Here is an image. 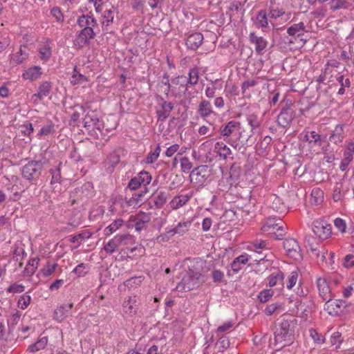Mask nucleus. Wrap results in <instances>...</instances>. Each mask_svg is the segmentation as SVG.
<instances>
[{"label":"nucleus","mask_w":354,"mask_h":354,"mask_svg":"<svg viewBox=\"0 0 354 354\" xmlns=\"http://www.w3.org/2000/svg\"><path fill=\"white\" fill-rule=\"evenodd\" d=\"M354 154V142H350L346 149V151H344V159H346V160H353V156Z\"/></svg>","instance_id":"nucleus-53"},{"label":"nucleus","mask_w":354,"mask_h":354,"mask_svg":"<svg viewBox=\"0 0 354 354\" xmlns=\"http://www.w3.org/2000/svg\"><path fill=\"white\" fill-rule=\"evenodd\" d=\"M124 221L121 218L115 220L112 223H111L108 227L105 228L104 234L106 236L112 234L122 225Z\"/></svg>","instance_id":"nucleus-40"},{"label":"nucleus","mask_w":354,"mask_h":354,"mask_svg":"<svg viewBox=\"0 0 354 354\" xmlns=\"http://www.w3.org/2000/svg\"><path fill=\"white\" fill-rule=\"evenodd\" d=\"M40 58L43 60H47L51 55L50 48L48 46H44L39 49Z\"/></svg>","instance_id":"nucleus-60"},{"label":"nucleus","mask_w":354,"mask_h":354,"mask_svg":"<svg viewBox=\"0 0 354 354\" xmlns=\"http://www.w3.org/2000/svg\"><path fill=\"white\" fill-rule=\"evenodd\" d=\"M73 306V304L71 303L57 308L54 312V319L59 322H62L68 316Z\"/></svg>","instance_id":"nucleus-18"},{"label":"nucleus","mask_w":354,"mask_h":354,"mask_svg":"<svg viewBox=\"0 0 354 354\" xmlns=\"http://www.w3.org/2000/svg\"><path fill=\"white\" fill-rule=\"evenodd\" d=\"M283 248L286 251L287 255L293 259L299 261L302 259L301 248L295 239H286L283 242Z\"/></svg>","instance_id":"nucleus-6"},{"label":"nucleus","mask_w":354,"mask_h":354,"mask_svg":"<svg viewBox=\"0 0 354 354\" xmlns=\"http://www.w3.org/2000/svg\"><path fill=\"white\" fill-rule=\"evenodd\" d=\"M294 118V111L290 106L286 105L283 107L278 115L277 123L280 127L285 128L292 121Z\"/></svg>","instance_id":"nucleus-10"},{"label":"nucleus","mask_w":354,"mask_h":354,"mask_svg":"<svg viewBox=\"0 0 354 354\" xmlns=\"http://www.w3.org/2000/svg\"><path fill=\"white\" fill-rule=\"evenodd\" d=\"M313 232L319 239L325 240L331 234V227L323 221H315L313 222Z\"/></svg>","instance_id":"nucleus-8"},{"label":"nucleus","mask_w":354,"mask_h":354,"mask_svg":"<svg viewBox=\"0 0 354 354\" xmlns=\"http://www.w3.org/2000/svg\"><path fill=\"white\" fill-rule=\"evenodd\" d=\"M310 142H313L315 145L322 146L324 142L323 139L321 138V136L317 133L315 131H313L310 132Z\"/></svg>","instance_id":"nucleus-54"},{"label":"nucleus","mask_w":354,"mask_h":354,"mask_svg":"<svg viewBox=\"0 0 354 354\" xmlns=\"http://www.w3.org/2000/svg\"><path fill=\"white\" fill-rule=\"evenodd\" d=\"M273 292L270 290H262L258 298L261 303H266L268 301L270 297L272 296Z\"/></svg>","instance_id":"nucleus-52"},{"label":"nucleus","mask_w":354,"mask_h":354,"mask_svg":"<svg viewBox=\"0 0 354 354\" xmlns=\"http://www.w3.org/2000/svg\"><path fill=\"white\" fill-rule=\"evenodd\" d=\"M173 109V103L165 101L162 104L160 109L157 111L158 120H165L169 117Z\"/></svg>","instance_id":"nucleus-20"},{"label":"nucleus","mask_w":354,"mask_h":354,"mask_svg":"<svg viewBox=\"0 0 354 354\" xmlns=\"http://www.w3.org/2000/svg\"><path fill=\"white\" fill-rule=\"evenodd\" d=\"M298 272L292 271L288 277V283L286 287L288 289H291L297 283L298 279Z\"/></svg>","instance_id":"nucleus-55"},{"label":"nucleus","mask_w":354,"mask_h":354,"mask_svg":"<svg viewBox=\"0 0 354 354\" xmlns=\"http://www.w3.org/2000/svg\"><path fill=\"white\" fill-rule=\"evenodd\" d=\"M306 26L304 22H299L297 24H294L290 26L287 32L290 36H296L299 37L302 36L304 33L306 32Z\"/></svg>","instance_id":"nucleus-23"},{"label":"nucleus","mask_w":354,"mask_h":354,"mask_svg":"<svg viewBox=\"0 0 354 354\" xmlns=\"http://www.w3.org/2000/svg\"><path fill=\"white\" fill-rule=\"evenodd\" d=\"M343 265L345 268H349L354 266V255L348 254L344 257Z\"/></svg>","instance_id":"nucleus-64"},{"label":"nucleus","mask_w":354,"mask_h":354,"mask_svg":"<svg viewBox=\"0 0 354 354\" xmlns=\"http://www.w3.org/2000/svg\"><path fill=\"white\" fill-rule=\"evenodd\" d=\"M148 189L144 187L140 191L134 193L128 200L127 203L129 206L140 207L143 201L147 199L146 196L148 194Z\"/></svg>","instance_id":"nucleus-12"},{"label":"nucleus","mask_w":354,"mask_h":354,"mask_svg":"<svg viewBox=\"0 0 354 354\" xmlns=\"http://www.w3.org/2000/svg\"><path fill=\"white\" fill-rule=\"evenodd\" d=\"M122 306L125 313L128 315L136 314L138 308L136 297H129L127 300L124 301Z\"/></svg>","instance_id":"nucleus-19"},{"label":"nucleus","mask_w":354,"mask_h":354,"mask_svg":"<svg viewBox=\"0 0 354 354\" xmlns=\"http://www.w3.org/2000/svg\"><path fill=\"white\" fill-rule=\"evenodd\" d=\"M55 131V124L49 121L47 122V124L44 126L40 131L38 133V136H47L49 135Z\"/></svg>","instance_id":"nucleus-47"},{"label":"nucleus","mask_w":354,"mask_h":354,"mask_svg":"<svg viewBox=\"0 0 354 354\" xmlns=\"http://www.w3.org/2000/svg\"><path fill=\"white\" fill-rule=\"evenodd\" d=\"M51 84L49 82H43L38 88V92L32 95L33 103L37 104L44 97H46L50 92Z\"/></svg>","instance_id":"nucleus-13"},{"label":"nucleus","mask_w":354,"mask_h":354,"mask_svg":"<svg viewBox=\"0 0 354 354\" xmlns=\"http://www.w3.org/2000/svg\"><path fill=\"white\" fill-rule=\"evenodd\" d=\"M283 279L284 275L281 271L278 270L275 273H272L269 278V286L270 287H274L276 286H279L280 288L283 287Z\"/></svg>","instance_id":"nucleus-26"},{"label":"nucleus","mask_w":354,"mask_h":354,"mask_svg":"<svg viewBox=\"0 0 354 354\" xmlns=\"http://www.w3.org/2000/svg\"><path fill=\"white\" fill-rule=\"evenodd\" d=\"M317 286L319 292V295L324 301L330 300V290L328 284L325 278L319 277L317 279Z\"/></svg>","instance_id":"nucleus-14"},{"label":"nucleus","mask_w":354,"mask_h":354,"mask_svg":"<svg viewBox=\"0 0 354 354\" xmlns=\"http://www.w3.org/2000/svg\"><path fill=\"white\" fill-rule=\"evenodd\" d=\"M47 342H48L47 337H43L39 339L38 341L37 342H35V344L30 345L28 348V351L31 353H35V352L39 351L40 350H42L46 347Z\"/></svg>","instance_id":"nucleus-36"},{"label":"nucleus","mask_w":354,"mask_h":354,"mask_svg":"<svg viewBox=\"0 0 354 354\" xmlns=\"http://www.w3.org/2000/svg\"><path fill=\"white\" fill-rule=\"evenodd\" d=\"M120 162V156L115 153H111L105 161L106 165L109 167H115Z\"/></svg>","instance_id":"nucleus-45"},{"label":"nucleus","mask_w":354,"mask_h":354,"mask_svg":"<svg viewBox=\"0 0 354 354\" xmlns=\"http://www.w3.org/2000/svg\"><path fill=\"white\" fill-rule=\"evenodd\" d=\"M21 133L24 136H30L34 129L31 123H28L20 127Z\"/></svg>","instance_id":"nucleus-63"},{"label":"nucleus","mask_w":354,"mask_h":354,"mask_svg":"<svg viewBox=\"0 0 354 354\" xmlns=\"http://www.w3.org/2000/svg\"><path fill=\"white\" fill-rule=\"evenodd\" d=\"M328 4L333 11L347 9L350 6L347 0H330Z\"/></svg>","instance_id":"nucleus-32"},{"label":"nucleus","mask_w":354,"mask_h":354,"mask_svg":"<svg viewBox=\"0 0 354 354\" xmlns=\"http://www.w3.org/2000/svg\"><path fill=\"white\" fill-rule=\"evenodd\" d=\"M26 46H21L19 52L13 55V56L12 57V59L17 64L21 63L28 57L27 53L26 52Z\"/></svg>","instance_id":"nucleus-41"},{"label":"nucleus","mask_w":354,"mask_h":354,"mask_svg":"<svg viewBox=\"0 0 354 354\" xmlns=\"http://www.w3.org/2000/svg\"><path fill=\"white\" fill-rule=\"evenodd\" d=\"M344 304V301L342 300L332 301L330 298V300L326 301L325 309L328 311L330 315L337 314Z\"/></svg>","instance_id":"nucleus-25"},{"label":"nucleus","mask_w":354,"mask_h":354,"mask_svg":"<svg viewBox=\"0 0 354 354\" xmlns=\"http://www.w3.org/2000/svg\"><path fill=\"white\" fill-rule=\"evenodd\" d=\"M190 225L191 221L179 223L175 228L169 230L168 233L171 234V235H173L174 234H179L180 235H183L189 230Z\"/></svg>","instance_id":"nucleus-34"},{"label":"nucleus","mask_w":354,"mask_h":354,"mask_svg":"<svg viewBox=\"0 0 354 354\" xmlns=\"http://www.w3.org/2000/svg\"><path fill=\"white\" fill-rule=\"evenodd\" d=\"M199 80V72L197 68H191L187 77V86H195L198 84Z\"/></svg>","instance_id":"nucleus-35"},{"label":"nucleus","mask_w":354,"mask_h":354,"mask_svg":"<svg viewBox=\"0 0 354 354\" xmlns=\"http://www.w3.org/2000/svg\"><path fill=\"white\" fill-rule=\"evenodd\" d=\"M343 341L342 334L339 332H335L330 337V343L332 345L335 346L336 348H339Z\"/></svg>","instance_id":"nucleus-49"},{"label":"nucleus","mask_w":354,"mask_h":354,"mask_svg":"<svg viewBox=\"0 0 354 354\" xmlns=\"http://www.w3.org/2000/svg\"><path fill=\"white\" fill-rule=\"evenodd\" d=\"M327 9L325 7L321 6L317 8L311 12L315 18L325 17L326 15Z\"/></svg>","instance_id":"nucleus-61"},{"label":"nucleus","mask_w":354,"mask_h":354,"mask_svg":"<svg viewBox=\"0 0 354 354\" xmlns=\"http://www.w3.org/2000/svg\"><path fill=\"white\" fill-rule=\"evenodd\" d=\"M209 176L207 165H201L194 169L189 175L190 181L196 184H203Z\"/></svg>","instance_id":"nucleus-7"},{"label":"nucleus","mask_w":354,"mask_h":354,"mask_svg":"<svg viewBox=\"0 0 354 354\" xmlns=\"http://www.w3.org/2000/svg\"><path fill=\"white\" fill-rule=\"evenodd\" d=\"M257 24L262 28L266 27L268 25V19L266 14L264 11L261 10L259 12L257 17Z\"/></svg>","instance_id":"nucleus-56"},{"label":"nucleus","mask_w":354,"mask_h":354,"mask_svg":"<svg viewBox=\"0 0 354 354\" xmlns=\"http://www.w3.org/2000/svg\"><path fill=\"white\" fill-rule=\"evenodd\" d=\"M198 113L201 118H205L214 113L209 101L202 100L198 108Z\"/></svg>","instance_id":"nucleus-21"},{"label":"nucleus","mask_w":354,"mask_h":354,"mask_svg":"<svg viewBox=\"0 0 354 354\" xmlns=\"http://www.w3.org/2000/svg\"><path fill=\"white\" fill-rule=\"evenodd\" d=\"M114 19V11L111 10H106L103 15V20L102 24L103 26H109Z\"/></svg>","instance_id":"nucleus-44"},{"label":"nucleus","mask_w":354,"mask_h":354,"mask_svg":"<svg viewBox=\"0 0 354 354\" xmlns=\"http://www.w3.org/2000/svg\"><path fill=\"white\" fill-rule=\"evenodd\" d=\"M249 39L250 43L255 45L256 53L259 55L262 54L267 46V41L263 37H258L254 32L250 34Z\"/></svg>","instance_id":"nucleus-15"},{"label":"nucleus","mask_w":354,"mask_h":354,"mask_svg":"<svg viewBox=\"0 0 354 354\" xmlns=\"http://www.w3.org/2000/svg\"><path fill=\"white\" fill-rule=\"evenodd\" d=\"M112 240L115 243L117 248H118L121 245H127L131 243L133 237L130 234H121L115 236Z\"/></svg>","instance_id":"nucleus-30"},{"label":"nucleus","mask_w":354,"mask_h":354,"mask_svg":"<svg viewBox=\"0 0 354 354\" xmlns=\"http://www.w3.org/2000/svg\"><path fill=\"white\" fill-rule=\"evenodd\" d=\"M95 35V34L93 29L82 28L75 39L74 44L77 48H81L88 45L90 40L93 39Z\"/></svg>","instance_id":"nucleus-9"},{"label":"nucleus","mask_w":354,"mask_h":354,"mask_svg":"<svg viewBox=\"0 0 354 354\" xmlns=\"http://www.w3.org/2000/svg\"><path fill=\"white\" fill-rule=\"evenodd\" d=\"M50 173L52 175V178L50 183L51 184H55V183H61V172L60 169L59 167L51 169L50 170Z\"/></svg>","instance_id":"nucleus-48"},{"label":"nucleus","mask_w":354,"mask_h":354,"mask_svg":"<svg viewBox=\"0 0 354 354\" xmlns=\"http://www.w3.org/2000/svg\"><path fill=\"white\" fill-rule=\"evenodd\" d=\"M343 126L342 125H337L335 127V129L333 131V133L331 134V136L329 138V140L334 143V144H339L341 143L343 140L344 136H343Z\"/></svg>","instance_id":"nucleus-31"},{"label":"nucleus","mask_w":354,"mask_h":354,"mask_svg":"<svg viewBox=\"0 0 354 354\" xmlns=\"http://www.w3.org/2000/svg\"><path fill=\"white\" fill-rule=\"evenodd\" d=\"M86 81H87L86 77L84 75L77 73L76 71V69L75 68L74 73L71 77V82L72 84H82Z\"/></svg>","instance_id":"nucleus-50"},{"label":"nucleus","mask_w":354,"mask_h":354,"mask_svg":"<svg viewBox=\"0 0 354 354\" xmlns=\"http://www.w3.org/2000/svg\"><path fill=\"white\" fill-rule=\"evenodd\" d=\"M240 125L239 122L235 121H230L225 127L220 129L221 135L223 137H229L231 136L236 128Z\"/></svg>","instance_id":"nucleus-29"},{"label":"nucleus","mask_w":354,"mask_h":354,"mask_svg":"<svg viewBox=\"0 0 354 354\" xmlns=\"http://www.w3.org/2000/svg\"><path fill=\"white\" fill-rule=\"evenodd\" d=\"M44 167V162L41 160H31L26 164L22 168L23 176L29 180H32L37 178L41 174V171Z\"/></svg>","instance_id":"nucleus-4"},{"label":"nucleus","mask_w":354,"mask_h":354,"mask_svg":"<svg viewBox=\"0 0 354 354\" xmlns=\"http://www.w3.org/2000/svg\"><path fill=\"white\" fill-rule=\"evenodd\" d=\"M214 152L223 159H226L231 154V149L223 142H217L214 146Z\"/></svg>","instance_id":"nucleus-28"},{"label":"nucleus","mask_w":354,"mask_h":354,"mask_svg":"<svg viewBox=\"0 0 354 354\" xmlns=\"http://www.w3.org/2000/svg\"><path fill=\"white\" fill-rule=\"evenodd\" d=\"M248 261V254H242L233 261L231 268L234 272H238L241 269L242 265H245Z\"/></svg>","instance_id":"nucleus-33"},{"label":"nucleus","mask_w":354,"mask_h":354,"mask_svg":"<svg viewBox=\"0 0 354 354\" xmlns=\"http://www.w3.org/2000/svg\"><path fill=\"white\" fill-rule=\"evenodd\" d=\"M190 194H182L174 197L171 202V207L174 209H178L179 207L185 205L192 197Z\"/></svg>","instance_id":"nucleus-27"},{"label":"nucleus","mask_w":354,"mask_h":354,"mask_svg":"<svg viewBox=\"0 0 354 354\" xmlns=\"http://www.w3.org/2000/svg\"><path fill=\"white\" fill-rule=\"evenodd\" d=\"M168 198V193L165 192H159L153 198V203L156 207L161 208L166 203Z\"/></svg>","instance_id":"nucleus-39"},{"label":"nucleus","mask_w":354,"mask_h":354,"mask_svg":"<svg viewBox=\"0 0 354 354\" xmlns=\"http://www.w3.org/2000/svg\"><path fill=\"white\" fill-rule=\"evenodd\" d=\"M309 333L310 336L315 341V342L320 344L324 342V338L321 335H319L315 329H310Z\"/></svg>","instance_id":"nucleus-59"},{"label":"nucleus","mask_w":354,"mask_h":354,"mask_svg":"<svg viewBox=\"0 0 354 354\" xmlns=\"http://www.w3.org/2000/svg\"><path fill=\"white\" fill-rule=\"evenodd\" d=\"M91 236V234L88 232H84L80 233L71 239V243H77L78 245L81 243V241L84 239H88Z\"/></svg>","instance_id":"nucleus-51"},{"label":"nucleus","mask_w":354,"mask_h":354,"mask_svg":"<svg viewBox=\"0 0 354 354\" xmlns=\"http://www.w3.org/2000/svg\"><path fill=\"white\" fill-rule=\"evenodd\" d=\"M203 41V35L200 32L190 35L186 40V46L192 50H196Z\"/></svg>","instance_id":"nucleus-17"},{"label":"nucleus","mask_w":354,"mask_h":354,"mask_svg":"<svg viewBox=\"0 0 354 354\" xmlns=\"http://www.w3.org/2000/svg\"><path fill=\"white\" fill-rule=\"evenodd\" d=\"M218 84V80H216L214 82L211 81L209 85H208L205 91V95L208 98H212L215 96L216 90L218 88L217 84Z\"/></svg>","instance_id":"nucleus-43"},{"label":"nucleus","mask_w":354,"mask_h":354,"mask_svg":"<svg viewBox=\"0 0 354 354\" xmlns=\"http://www.w3.org/2000/svg\"><path fill=\"white\" fill-rule=\"evenodd\" d=\"M50 13L58 22H62L64 21L63 14L58 7L53 8L50 10Z\"/></svg>","instance_id":"nucleus-62"},{"label":"nucleus","mask_w":354,"mask_h":354,"mask_svg":"<svg viewBox=\"0 0 354 354\" xmlns=\"http://www.w3.org/2000/svg\"><path fill=\"white\" fill-rule=\"evenodd\" d=\"M181 169L183 172H188L192 167V163L188 158L184 157L180 159Z\"/></svg>","instance_id":"nucleus-58"},{"label":"nucleus","mask_w":354,"mask_h":354,"mask_svg":"<svg viewBox=\"0 0 354 354\" xmlns=\"http://www.w3.org/2000/svg\"><path fill=\"white\" fill-rule=\"evenodd\" d=\"M79 26L82 28L93 29V27L96 25V20L88 15H82L77 20Z\"/></svg>","instance_id":"nucleus-24"},{"label":"nucleus","mask_w":354,"mask_h":354,"mask_svg":"<svg viewBox=\"0 0 354 354\" xmlns=\"http://www.w3.org/2000/svg\"><path fill=\"white\" fill-rule=\"evenodd\" d=\"M31 301V297L30 295H23L20 297V299L18 301V306L21 309H25L28 307V306L30 304Z\"/></svg>","instance_id":"nucleus-57"},{"label":"nucleus","mask_w":354,"mask_h":354,"mask_svg":"<svg viewBox=\"0 0 354 354\" xmlns=\"http://www.w3.org/2000/svg\"><path fill=\"white\" fill-rule=\"evenodd\" d=\"M271 207L276 212H283L285 209L283 203L281 201L280 198L276 196L273 197Z\"/></svg>","instance_id":"nucleus-46"},{"label":"nucleus","mask_w":354,"mask_h":354,"mask_svg":"<svg viewBox=\"0 0 354 354\" xmlns=\"http://www.w3.org/2000/svg\"><path fill=\"white\" fill-rule=\"evenodd\" d=\"M230 346V341L227 337H221L215 344L217 352H223Z\"/></svg>","instance_id":"nucleus-42"},{"label":"nucleus","mask_w":354,"mask_h":354,"mask_svg":"<svg viewBox=\"0 0 354 354\" xmlns=\"http://www.w3.org/2000/svg\"><path fill=\"white\" fill-rule=\"evenodd\" d=\"M295 324V319H282L279 328L274 332V341L276 344H279L281 346H284L291 340Z\"/></svg>","instance_id":"nucleus-2"},{"label":"nucleus","mask_w":354,"mask_h":354,"mask_svg":"<svg viewBox=\"0 0 354 354\" xmlns=\"http://www.w3.org/2000/svg\"><path fill=\"white\" fill-rule=\"evenodd\" d=\"M280 224L283 225V221L281 219L276 220L274 218H268L266 223L262 226L261 230L263 232L273 234L275 233V230H277Z\"/></svg>","instance_id":"nucleus-22"},{"label":"nucleus","mask_w":354,"mask_h":354,"mask_svg":"<svg viewBox=\"0 0 354 354\" xmlns=\"http://www.w3.org/2000/svg\"><path fill=\"white\" fill-rule=\"evenodd\" d=\"M151 180V174L145 171L140 172L138 176L133 178L128 184V187L131 190H136L138 189H143L146 185H149Z\"/></svg>","instance_id":"nucleus-5"},{"label":"nucleus","mask_w":354,"mask_h":354,"mask_svg":"<svg viewBox=\"0 0 354 354\" xmlns=\"http://www.w3.org/2000/svg\"><path fill=\"white\" fill-rule=\"evenodd\" d=\"M164 79L165 82H162L167 86L165 90L166 94L168 96L169 93L175 97L181 94H184L187 91V77L184 75H179L173 78L171 83L169 81L168 77L165 75Z\"/></svg>","instance_id":"nucleus-3"},{"label":"nucleus","mask_w":354,"mask_h":354,"mask_svg":"<svg viewBox=\"0 0 354 354\" xmlns=\"http://www.w3.org/2000/svg\"><path fill=\"white\" fill-rule=\"evenodd\" d=\"M204 282L205 277L200 272L189 269L177 284L176 289L179 291H190L198 288Z\"/></svg>","instance_id":"nucleus-1"},{"label":"nucleus","mask_w":354,"mask_h":354,"mask_svg":"<svg viewBox=\"0 0 354 354\" xmlns=\"http://www.w3.org/2000/svg\"><path fill=\"white\" fill-rule=\"evenodd\" d=\"M39 259H31L24 269V274L27 276H32L37 268L39 264Z\"/></svg>","instance_id":"nucleus-38"},{"label":"nucleus","mask_w":354,"mask_h":354,"mask_svg":"<svg viewBox=\"0 0 354 354\" xmlns=\"http://www.w3.org/2000/svg\"><path fill=\"white\" fill-rule=\"evenodd\" d=\"M104 124L100 122L98 118L96 115L92 112L91 113H87L84 118V127L86 129H97L101 131L102 127Z\"/></svg>","instance_id":"nucleus-11"},{"label":"nucleus","mask_w":354,"mask_h":354,"mask_svg":"<svg viewBox=\"0 0 354 354\" xmlns=\"http://www.w3.org/2000/svg\"><path fill=\"white\" fill-rule=\"evenodd\" d=\"M151 221V214L140 212L135 218V228L137 231H141L146 227L147 224Z\"/></svg>","instance_id":"nucleus-16"},{"label":"nucleus","mask_w":354,"mask_h":354,"mask_svg":"<svg viewBox=\"0 0 354 354\" xmlns=\"http://www.w3.org/2000/svg\"><path fill=\"white\" fill-rule=\"evenodd\" d=\"M41 68L38 66H34L27 70L23 74V77L26 80L33 81L39 77L41 74Z\"/></svg>","instance_id":"nucleus-37"}]
</instances>
